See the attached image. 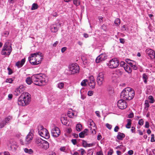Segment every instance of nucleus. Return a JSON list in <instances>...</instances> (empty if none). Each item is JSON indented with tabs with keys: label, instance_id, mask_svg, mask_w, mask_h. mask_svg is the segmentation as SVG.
<instances>
[{
	"label": "nucleus",
	"instance_id": "nucleus-1",
	"mask_svg": "<svg viewBox=\"0 0 155 155\" xmlns=\"http://www.w3.org/2000/svg\"><path fill=\"white\" fill-rule=\"evenodd\" d=\"M135 91L132 88L127 87L124 89L121 93L120 97L124 100H130L134 97Z\"/></svg>",
	"mask_w": 155,
	"mask_h": 155
},
{
	"label": "nucleus",
	"instance_id": "nucleus-2",
	"mask_svg": "<svg viewBox=\"0 0 155 155\" xmlns=\"http://www.w3.org/2000/svg\"><path fill=\"white\" fill-rule=\"evenodd\" d=\"M42 59V54L39 52L31 54L28 58L30 63L33 65L40 63Z\"/></svg>",
	"mask_w": 155,
	"mask_h": 155
},
{
	"label": "nucleus",
	"instance_id": "nucleus-3",
	"mask_svg": "<svg viewBox=\"0 0 155 155\" xmlns=\"http://www.w3.org/2000/svg\"><path fill=\"white\" fill-rule=\"evenodd\" d=\"M31 95L27 92H23L19 97L18 101V105L24 106L28 104L31 101Z\"/></svg>",
	"mask_w": 155,
	"mask_h": 155
},
{
	"label": "nucleus",
	"instance_id": "nucleus-4",
	"mask_svg": "<svg viewBox=\"0 0 155 155\" xmlns=\"http://www.w3.org/2000/svg\"><path fill=\"white\" fill-rule=\"evenodd\" d=\"M43 75L41 74H35L32 76L34 83L37 85L42 86L46 84V81Z\"/></svg>",
	"mask_w": 155,
	"mask_h": 155
},
{
	"label": "nucleus",
	"instance_id": "nucleus-5",
	"mask_svg": "<svg viewBox=\"0 0 155 155\" xmlns=\"http://www.w3.org/2000/svg\"><path fill=\"white\" fill-rule=\"evenodd\" d=\"M79 70V67L77 64H71L68 66V69L65 70L64 73L66 75H69L78 73Z\"/></svg>",
	"mask_w": 155,
	"mask_h": 155
},
{
	"label": "nucleus",
	"instance_id": "nucleus-6",
	"mask_svg": "<svg viewBox=\"0 0 155 155\" xmlns=\"http://www.w3.org/2000/svg\"><path fill=\"white\" fill-rule=\"evenodd\" d=\"M38 132L40 136L46 139H48L50 135L47 130L44 128L43 126L39 125L38 127Z\"/></svg>",
	"mask_w": 155,
	"mask_h": 155
},
{
	"label": "nucleus",
	"instance_id": "nucleus-7",
	"mask_svg": "<svg viewBox=\"0 0 155 155\" xmlns=\"http://www.w3.org/2000/svg\"><path fill=\"white\" fill-rule=\"evenodd\" d=\"M12 51L11 44L8 42H6L4 45L1 53L4 55H9Z\"/></svg>",
	"mask_w": 155,
	"mask_h": 155
},
{
	"label": "nucleus",
	"instance_id": "nucleus-8",
	"mask_svg": "<svg viewBox=\"0 0 155 155\" xmlns=\"http://www.w3.org/2000/svg\"><path fill=\"white\" fill-rule=\"evenodd\" d=\"M35 142L37 146L40 148L47 149L49 147L48 142L42 139L41 138H39L37 139Z\"/></svg>",
	"mask_w": 155,
	"mask_h": 155
},
{
	"label": "nucleus",
	"instance_id": "nucleus-9",
	"mask_svg": "<svg viewBox=\"0 0 155 155\" xmlns=\"http://www.w3.org/2000/svg\"><path fill=\"white\" fill-rule=\"evenodd\" d=\"M119 64V61L116 58H114L110 60L107 65L110 68H117Z\"/></svg>",
	"mask_w": 155,
	"mask_h": 155
},
{
	"label": "nucleus",
	"instance_id": "nucleus-10",
	"mask_svg": "<svg viewBox=\"0 0 155 155\" xmlns=\"http://www.w3.org/2000/svg\"><path fill=\"white\" fill-rule=\"evenodd\" d=\"M33 131L31 130L28 134L25 140V143H24L22 140L21 141V143L23 145L25 144H28L31 142L33 136Z\"/></svg>",
	"mask_w": 155,
	"mask_h": 155
},
{
	"label": "nucleus",
	"instance_id": "nucleus-11",
	"mask_svg": "<svg viewBox=\"0 0 155 155\" xmlns=\"http://www.w3.org/2000/svg\"><path fill=\"white\" fill-rule=\"evenodd\" d=\"M117 105L119 108L124 109L127 107V104L124 100L122 99L118 101L117 102Z\"/></svg>",
	"mask_w": 155,
	"mask_h": 155
},
{
	"label": "nucleus",
	"instance_id": "nucleus-12",
	"mask_svg": "<svg viewBox=\"0 0 155 155\" xmlns=\"http://www.w3.org/2000/svg\"><path fill=\"white\" fill-rule=\"evenodd\" d=\"M97 81L99 86H101L104 82V75L101 72L98 74L97 77Z\"/></svg>",
	"mask_w": 155,
	"mask_h": 155
},
{
	"label": "nucleus",
	"instance_id": "nucleus-13",
	"mask_svg": "<svg viewBox=\"0 0 155 155\" xmlns=\"http://www.w3.org/2000/svg\"><path fill=\"white\" fill-rule=\"evenodd\" d=\"M51 134L53 137H57L60 135L61 131L58 127H54L51 130Z\"/></svg>",
	"mask_w": 155,
	"mask_h": 155
},
{
	"label": "nucleus",
	"instance_id": "nucleus-14",
	"mask_svg": "<svg viewBox=\"0 0 155 155\" xmlns=\"http://www.w3.org/2000/svg\"><path fill=\"white\" fill-rule=\"evenodd\" d=\"M145 52L149 57L148 58L153 59L155 57V52L154 50L151 49L147 48L145 50Z\"/></svg>",
	"mask_w": 155,
	"mask_h": 155
},
{
	"label": "nucleus",
	"instance_id": "nucleus-15",
	"mask_svg": "<svg viewBox=\"0 0 155 155\" xmlns=\"http://www.w3.org/2000/svg\"><path fill=\"white\" fill-rule=\"evenodd\" d=\"M107 58V56L105 54H102L98 56L96 59L97 63H99L105 60Z\"/></svg>",
	"mask_w": 155,
	"mask_h": 155
},
{
	"label": "nucleus",
	"instance_id": "nucleus-16",
	"mask_svg": "<svg viewBox=\"0 0 155 155\" xmlns=\"http://www.w3.org/2000/svg\"><path fill=\"white\" fill-rule=\"evenodd\" d=\"M60 24H55L51 25V30L53 32H56L58 31L59 28L60 27Z\"/></svg>",
	"mask_w": 155,
	"mask_h": 155
},
{
	"label": "nucleus",
	"instance_id": "nucleus-17",
	"mask_svg": "<svg viewBox=\"0 0 155 155\" xmlns=\"http://www.w3.org/2000/svg\"><path fill=\"white\" fill-rule=\"evenodd\" d=\"M25 58H23L22 59L21 61H18L15 64V65L18 68H20L23 66L25 62Z\"/></svg>",
	"mask_w": 155,
	"mask_h": 155
},
{
	"label": "nucleus",
	"instance_id": "nucleus-18",
	"mask_svg": "<svg viewBox=\"0 0 155 155\" xmlns=\"http://www.w3.org/2000/svg\"><path fill=\"white\" fill-rule=\"evenodd\" d=\"M125 137V135L124 134L119 132L117 136V138L119 140H122Z\"/></svg>",
	"mask_w": 155,
	"mask_h": 155
},
{
	"label": "nucleus",
	"instance_id": "nucleus-19",
	"mask_svg": "<svg viewBox=\"0 0 155 155\" xmlns=\"http://www.w3.org/2000/svg\"><path fill=\"white\" fill-rule=\"evenodd\" d=\"M88 83L89 86L91 87V89H94L95 87L96 82L95 81H88Z\"/></svg>",
	"mask_w": 155,
	"mask_h": 155
},
{
	"label": "nucleus",
	"instance_id": "nucleus-20",
	"mask_svg": "<svg viewBox=\"0 0 155 155\" xmlns=\"http://www.w3.org/2000/svg\"><path fill=\"white\" fill-rule=\"evenodd\" d=\"M142 78L144 83L145 84H147V80L148 78L147 74L146 73L143 74L142 75Z\"/></svg>",
	"mask_w": 155,
	"mask_h": 155
},
{
	"label": "nucleus",
	"instance_id": "nucleus-21",
	"mask_svg": "<svg viewBox=\"0 0 155 155\" xmlns=\"http://www.w3.org/2000/svg\"><path fill=\"white\" fill-rule=\"evenodd\" d=\"M113 74H116L117 76H119L121 75L122 74V72L120 69H116L113 72Z\"/></svg>",
	"mask_w": 155,
	"mask_h": 155
},
{
	"label": "nucleus",
	"instance_id": "nucleus-22",
	"mask_svg": "<svg viewBox=\"0 0 155 155\" xmlns=\"http://www.w3.org/2000/svg\"><path fill=\"white\" fill-rule=\"evenodd\" d=\"M25 81L26 83L28 84H31L32 82H33V79H32V76L31 78L29 77L27 78Z\"/></svg>",
	"mask_w": 155,
	"mask_h": 155
},
{
	"label": "nucleus",
	"instance_id": "nucleus-23",
	"mask_svg": "<svg viewBox=\"0 0 155 155\" xmlns=\"http://www.w3.org/2000/svg\"><path fill=\"white\" fill-rule=\"evenodd\" d=\"M17 90L20 92L21 94L23 93L24 91L25 88L23 85H20L18 88L16 89Z\"/></svg>",
	"mask_w": 155,
	"mask_h": 155
},
{
	"label": "nucleus",
	"instance_id": "nucleus-24",
	"mask_svg": "<svg viewBox=\"0 0 155 155\" xmlns=\"http://www.w3.org/2000/svg\"><path fill=\"white\" fill-rule=\"evenodd\" d=\"M124 68L127 72L129 73H131L132 71L131 70L127 64L125 66H124Z\"/></svg>",
	"mask_w": 155,
	"mask_h": 155
},
{
	"label": "nucleus",
	"instance_id": "nucleus-25",
	"mask_svg": "<svg viewBox=\"0 0 155 155\" xmlns=\"http://www.w3.org/2000/svg\"><path fill=\"white\" fill-rule=\"evenodd\" d=\"M127 124L126 125V127L127 128H130L131 127L132 120L130 119H127Z\"/></svg>",
	"mask_w": 155,
	"mask_h": 155
},
{
	"label": "nucleus",
	"instance_id": "nucleus-26",
	"mask_svg": "<svg viewBox=\"0 0 155 155\" xmlns=\"http://www.w3.org/2000/svg\"><path fill=\"white\" fill-rule=\"evenodd\" d=\"M25 152L28 154H33V151L31 149H28L27 148H25L24 149Z\"/></svg>",
	"mask_w": 155,
	"mask_h": 155
},
{
	"label": "nucleus",
	"instance_id": "nucleus-27",
	"mask_svg": "<svg viewBox=\"0 0 155 155\" xmlns=\"http://www.w3.org/2000/svg\"><path fill=\"white\" fill-rule=\"evenodd\" d=\"M61 123L64 125H68V121L64 117H62L61 118Z\"/></svg>",
	"mask_w": 155,
	"mask_h": 155
},
{
	"label": "nucleus",
	"instance_id": "nucleus-28",
	"mask_svg": "<svg viewBox=\"0 0 155 155\" xmlns=\"http://www.w3.org/2000/svg\"><path fill=\"white\" fill-rule=\"evenodd\" d=\"M38 6L37 3H33L32 5L31 10H36L38 9Z\"/></svg>",
	"mask_w": 155,
	"mask_h": 155
},
{
	"label": "nucleus",
	"instance_id": "nucleus-29",
	"mask_svg": "<svg viewBox=\"0 0 155 155\" xmlns=\"http://www.w3.org/2000/svg\"><path fill=\"white\" fill-rule=\"evenodd\" d=\"M64 85L63 83L60 82L58 84L57 87L60 89H62L64 87Z\"/></svg>",
	"mask_w": 155,
	"mask_h": 155
},
{
	"label": "nucleus",
	"instance_id": "nucleus-30",
	"mask_svg": "<svg viewBox=\"0 0 155 155\" xmlns=\"http://www.w3.org/2000/svg\"><path fill=\"white\" fill-rule=\"evenodd\" d=\"M149 102L150 103L153 104L154 102V99L152 95H150L148 97Z\"/></svg>",
	"mask_w": 155,
	"mask_h": 155
},
{
	"label": "nucleus",
	"instance_id": "nucleus-31",
	"mask_svg": "<svg viewBox=\"0 0 155 155\" xmlns=\"http://www.w3.org/2000/svg\"><path fill=\"white\" fill-rule=\"evenodd\" d=\"M67 114L68 116L70 118H72L74 116V113L72 112V110L69 111Z\"/></svg>",
	"mask_w": 155,
	"mask_h": 155
},
{
	"label": "nucleus",
	"instance_id": "nucleus-32",
	"mask_svg": "<svg viewBox=\"0 0 155 155\" xmlns=\"http://www.w3.org/2000/svg\"><path fill=\"white\" fill-rule=\"evenodd\" d=\"M74 4L76 6H79L80 4V1L79 0H73Z\"/></svg>",
	"mask_w": 155,
	"mask_h": 155
},
{
	"label": "nucleus",
	"instance_id": "nucleus-33",
	"mask_svg": "<svg viewBox=\"0 0 155 155\" xmlns=\"http://www.w3.org/2000/svg\"><path fill=\"white\" fill-rule=\"evenodd\" d=\"M88 83V80L86 79L83 80L81 83V85L82 86H85L87 85L86 83Z\"/></svg>",
	"mask_w": 155,
	"mask_h": 155
},
{
	"label": "nucleus",
	"instance_id": "nucleus-34",
	"mask_svg": "<svg viewBox=\"0 0 155 155\" xmlns=\"http://www.w3.org/2000/svg\"><path fill=\"white\" fill-rule=\"evenodd\" d=\"M12 117L11 116H8L7 117H6L5 118V121L6 123L7 124L8 123H9V121L12 119Z\"/></svg>",
	"mask_w": 155,
	"mask_h": 155
},
{
	"label": "nucleus",
	"instance_id": "nucleus-35",
	"mask_svg": "<svg viewBox=\"0 0 155 155\" xmlns=\"http://www.w3.org/2000/svg\"><path fill=\"white\" fill-rule=\"evenodd\" d=\"M76 129L78 131H80L82 129V126L80 124H78L76 126Z\"/></svg>",
	"mask_w": 155,
	"mask_h": 155
},
{
	"label": "nucleus",
	"instance_id": "nucleus-36",
	"mask_svg": "<svg viewBox=\"0 0 155 155\" xmlns=\"http://www.w3.org/2000/svg\"><path fill=\"white\" fill-rule=\"evenodd\" d=\"M144 105L145 106V108L147 110L148 109V107L150 106L149 102L147 101H145Z\"/></svg>",
	"mask_w": 155,
	"mask_h": 155
},
{
	"label": "nucleus",
	"instance_id": "nucleus-37",
	"mask_svg": "<svg viewBox=\"0 0 155 155\" xmlns=\"http://www.w3.org/2000/svg\"><path fill=\"white\" fill-rule=\"evenodd\" d=\"M120 23V20L119 18H117L114 21V23L117 26H118Z\"/></svg>",
	"mask_w": 155,
	"mask_h": 155
},
{
	"label": "nucleus",
	"instance_id": "nucleus-38",
	"mask_svg": "<svg viewBox=\"0 0 155 155\" xmlns=\"http://www.w3.org/2000/svg\"><path fill=\"white\" fill-rule=\"evenodd\" d=\"M6 124H7L4 120L2 121L0 123V128H2L4 126L6 125Z\"/></svg>",
	"mask_w": 155,
	"mask_h": 155
},
{
	"label": "nucleus",
	"instance_id": "nucleus-39",
	"mask_svg": "<svg viewBox=\"0 0 155 155\" xmlns=\"http://www.w3.org/2000/svg\"><path fill=\"white\" fill-rule=\"evenodd\" d=\"M9 34V32L8 31H5L2 34V35L5 37H7Z\"/></svg>",
	"mask_w": 155,
	"mask_h": 155
},
{
	"label": "nucleus",
	"instance_id": "nucleus-40",
	"mask_svg": "<svg viewBox=\"0 0 155 155\" xmlns=\"http://www.w3.org/2000/svg\"><path fill=\"white\" fill-rule=\"evenodd\" d=\"M144 124V121L143 119H140L138 122V124L140 126H142Z\"/></svg>",
	"mask_w": 155,
	"mask_h": 155
},
{
	"label": "nucleus",
	"instance_id": "nucleus-41",
	"mask_svg": "<svg viewBox=\"0 0 155 155\" xmlns=\"http://www.w3.org/2000/svg\"><path fill=\"white\" fill-rule=\"evenodd\" d=\"M82 144L84 147H87V143L86 141L83 140Z\"/></svg>",
	"mask_w": 155,
	"mask_h": 155
},
{
	"label": "nucleus",
	"instance_id": "nucleus-42",
	"mask_svg": "<svg viewBox=\"0 0 155 155\" xmlns=\"http://www.w3.org/2000/svg\"><path fill=\"white\" fill-rule=\"evenodd\" d=\"M21 93L20 92L17 90L16 89H15V91L14 92V94L15 95L18 96Z\"/></svg>",
	"mask_w": 155,
	"mask_h": 155
},
{
	"label": "nucleus",
	"instance_id": "nucleus-43",
	"mask_svg": "<svg viewBox=\"0 0 155 155\" xmlns=\"http://www.w3.org/2000/svg\"><path fill=\"white\" fill-rule=\"evenodd\" d=\"M94 151L92 149H89L87 151V155H93Z\"/></svg>",
	"mask_w": 155,
	"mask_h": 155
},
{
	"label": "nucleus",
	"instance_id": "nucleus-44",
	"mask_svg": "<svg viewBox=\"0 0 155 155\" xmlns=\"http://www.w3.org/2000/svg\"><path fill=\"white\" fill-rule=\"evenodd\" d=\"M7 70L8 71V74L11 75L13 73V71L12 69L9 67H8L7 68Z\"/></svg>",
	"mask_w": 155,
	"mask_h": 155
},
{
	"label": "nucleus",
	"instance_id": "nucleus-45",
	"mask_svg": "<svg viewBox=\"0 0 155 155\" xmlns=\"http://www.w3.org/2000/svg\"><path fill=\"white\" fill-rule=\"evenodd\" d=\"M88 81H95L94 77L92 75H91L89 77V80Z\"/></svg>",
	"mask_w": 155,
	"mask_h": 155
},
{
	"label": "nucleus",
	"instance_id": "nucleus-46",
	"mask_svg": "<svg viewBox=\"0 0 155 155\" xmlns=\"http://www.w3.org/2000/svg\"><path fill=\"white\" fill-rule=\"evenodd\" d=\"M121 29L123 31H127L128 30V28L125 25H124L122 26Z\"/></svg>",
	"mask_w": 155,
	"mask_h": 155
},
{
	"label": "nucleus",
	"instance_id": "nucleus-47",
	"mask_svg": "<svg viewBox=\"0 0 155 155\" xmlns=\"http://www.w3.org/2000/svg\"><path fill=\"white\" fill-rule=\"evenodd\" d=\"M119 64H120V66L121 67H122L124 68V66H125L127 64L125 63L124 62L122 61L120 62V63H119Z\"/></svg>",
	"mask_w": 155,
	"mask_h": 155
},
{
	"label": "nucleus",
	"instance_id": "nucleus-48",
	"mask_svg": "<svg viewBox=\"0 0 155 155\" xmlns=\"http://www.w3.org/2000/svg\"><path fill=\"white\" fill-rule=\"evenodd\" d=\"M78 151L81 152V155H83V154L86 153L85 150L82 148H81L80 150H78Z\"/></svg>",
	"mask_w": 155,
	"mask_h": 155
},
{
	"label": "nucleus",
	"instance_id": "nucleus-49",
	"mask_svg": "<svg viewBox=\"0 0 155 155\" xmlns=\"http://www.w3.org/2000/svg\"><path fill=\"white\" fill-rule=\"evenodd\" d=\"M79 135L80 138H84L86 136L82 132H81L79 134Z\"/></svg>",
	"mask_w": 155,
	"mask_h": 155
},
{
	"label": "nucleus",
	"instance_id": "nucleus-50",
	"mask_svg": "<svg viewBox=\"0 0 155 155\" xmlns=\"http://www.w3.org/2000/svg\"><path fill=\"white\" fill-rule=\"evenodd\" d=\"M133 61H131L129 59H127L126 60V61L127 63L129 65L132 64Z\"/></svg>",
	"mask_w": 155,
	"mask_h": 155
},
{
	"label": "nucleus",
	"instance_id": "nucleus-51",
	"mask_svg": "<svg viewBox=\"0 0 155 155\" xmlns=\"http://www.w3.org/2000/svg\"><path fill=\"white\" fill-rule=\"evenodd\" d=\"M13 81V80L12 78H7L6 80V82L10 83H12Z\"/></svg>",
	"mask_w": 155,
	"mask_h": 155
},
{
	"label": "nucleus",
	"instance_id": "nucleus-52",
	"mask_svg": "<svg viewBox=\"0 0 155 155\" xmlns=\"http://www.w3.org/2000/svg\"><path fill=\"white\" fill-rule=\"evenodd\" d=\"M113 153V151L112 149H110L109 151L108 152V155H111Z\"/></svg>",
	"mask_w": 155,
	"mask_h": 155
},
{
	"label": "nucleus",
	"instance_id": "nucleus-53",
	"mask_svg": "<svg viewBox=\"0 0 155 155\" xmlns=\"http://www.w3.org/2000/svg\"><path fill=\"white\" fill-rule=\"evenodd\" d=\"M137 64L135 62V63H134V64L133 65V66L132 67V68H133V69L134 70H136L137 69Z\"/></svg>",
	"mask_w": 155,
	"mask_h": 155
},
{
	"label": "nucleus",
	"instance_id": "nucleus-54",
	"mask_svg": "<svg viewBox=\"0 0 155 155\" xmlns=\"http://www.w3.org/2000/svg\"><path fill=\"white\" fill-rule=\"evenodd\" d=\"M106 126L107 128L109 130H110L112 127V126L110 124L108 123H107L106 124Z\"/></svg>",
	"mask_w": 155,
	"mask_h": 155
},
{
	"label": "nucleus",
	"instance_id": "nucleus-55",
	"mask_svg": "<svg viewBox=\"0 0 155 155\" xmlns=\"http://www.w3.org/2000/svg\"><path fill=\"white\" fill-rule=\"evenodd\" d=\"M83 133L85 135H87V133L88 132V130L87 129H85L84 131H82Z\"/></svg>",
	"mask_w": 155,
	"mask_h": 155
},
{
	"label": "nucleus",
	"instance_id": "nucleus-56",
	"mask_svg": "<svg viewBox=\"0 0 155 155\" xmlns=\"http://www.w3.org/2000/svg\"><path fill=\"white\" fill-rule=\"evenodd\" d=\"M71 142L72 143L75 145H76L77 143V140L76 139H72L71 140Z\"/></svg>",
	"mask_w": 155,
	"mask_h": 155
},
{
	"label": "nucleus",
	"instance_id": "nucleus-57",
	"mask_svg": "<svg viewBox=\"0 0 155 155\" xmlns=\"http://www.w3.org/2000/svg\"><path fill=\"white\" fill-rule=\"evenodd\" d=\"M151 142H153L155 141V140L154 138V135L153 134H151Z\"/></svg>",
	"mask_w": 155,
	"mask_h": 155
},
{
	"label": "nucleus",
	"instance_id": "nucleus-58",
	"mask_svg": "<svg viewBox=\"0 0 155 155\" xmlns=\"http://www.w3.org/2000/svg\"><path fill=\"white\" fill-rule=\"evenodd\" d=\"M93 94V92L91 91H88L87 94L89 96H92Z\"/></svg>",
	"mask_w": 155,
	"mask_h": 155
},
{
	"label": "nucleus",
	"instance_id": "nucleus-59",
	"mask_svg": "<svg viewBox=\"0 0 155 155\" xmlns=\"http://www.w3.org/2000/svg\"><path fill=\"white\" fill-rule=\"evenodd\" d=\"M149 127V123L148 121H146L145 122V127L146 128H148Z\"/></svg>",
	"mask_w": 155,
	"mask_h": 155
},
{
	"label": "nucleus",
	"instance_id": "nucleus-60",
	"mask_svg": "<svg viewBox=\"0 0 155 155\" xmlns=\"http://www.w3.org/2000/svg\"><path fill=\"white\" fill-rule=\"evenodd\" d=\"M18 5L20 6H23V0H21V1L18 2Z\"/></svg>",
	"mask_w": 155,
	"mask_h": 155
},
{
	"label": "nucleus",
	"instance_id": "nucleus-61",
	"mask_svg": "<svg viewBox=\"0 0 155 155\" xmlns=\"http://www.w3.org/2000/svg\"><path fill=\"white\" fill-rule=\"evenodd\" d=\"M119 128L118 126H116L114 128V131L115 132H117L118 131V130Z\"/></svg>",
	"mask_w": 155,
	"mask_h": 155
},
{
	"label": "nucleus",
	"instance_id": "nucleus-62",
	"mask_svg": "<svg viewBox=\"0 0 155 155\" xmlns=\"http://www.w3.org/2000/svg\"><path fill=\"white\" fill-rule=\"evenodd\" d=\"M67 48L66 47H64L62 48L61 49V51L62 53L64 52L67 49Z\"/></svg>",
	"mask_w": 155,
	"mask_h": 155
},
{
	"label": "nucleus",
	"instance_id": "nucleus-63",
	"mask_svg": "<svg viewBox=\"0 0 155 155\" xmlns=\"http://www.w3.org/2000/svg\"><path fill=\"white\" fill-rule=\"evenodd\" d=\"M120 43L123 44H124L125 42L124 39L122 38H120Z\"/></svg>",
	"mask_w": 155,
	"mask_h": 155
},
{
	"label": "nucleus",
	"instance_id": "nucleus-64",
	"mask_svg": "<svg viewBox=\"0 0 155 155\" xmlns=\"http://www.w3.org/2000/svg\"><path fill=\"white\" fill-rule=\"evenodd\" d=\"M97 155H103V153L101 151L98 152L97 153Z\"/></svg>",
	"mask_w": 155,
	"mask_h": 155
}]
</instances>
